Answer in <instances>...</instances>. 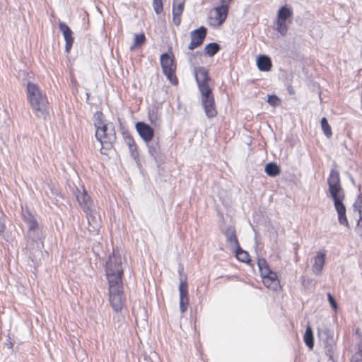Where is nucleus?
<instances>
[{"label": "nucleus", "mask_w": 362, "mask_h": 362, "mask_svg": "<svg viewBox=\"0 0 362 362\" xmlns=\"http://www.w3.org/2000/svg\"><path fill=\"white\" fill-rule=\"evenodd\" d=\"M195 79L201 93V100L207 117L213 118L216 116L217 111L215 107L212 88L209 82L211 78L208 71L204 66H198L194 69Z\"/></svg>", "instance_id": "obj_1"}, {"label": "nucleus", "mask_w": 362, "mask_h": 362, "mask_svg": "<svg viewBox=\"0 0 362 362\" xmlns=\"http://www.w3.org/2000/svg\"><path fill=\"white\" fill-rule=\"evenodd\" d=\"M329 192L334 201V208L338 214L339 222L341 225L349 227V222L346 215V207L342 201L345 194L340 184V176L338 170L332 169L327 179Z\"/></svg>", "instance_id": "obj_2"}, {"label": "nucleus", "mask_w": 362, "mask_h": 362, "mask_svg": "<svg viewBox=\"0 0 362 362\" xmlns=\"http://www.w3.org/2000/svg\"><path fill=\"white\" fill-rule=\"evenodd\" d=\"M26 97L35 115L38 118L46 119L49 115V103L46 94L38 85L30 81L28 82Z\"/></svg>", "instance_id": "obj_3"}, {"label": "nucleus", "mask_w": 362, "mask_h": 362, "mask_svg": "<svg viewBox=\"0 0 362 362\" xmlns=\"http://www.w3.org/2000/svg\"><path fill=\"white\" fill-rule=\"evenodd\" d=\"M123 258L119 252L113 251L106 262V277L108 284H122Z\"/></svg>", "instance_id": "obj_4"}, {"label": "nucleus", "mask_w": 362, "mask_h": 362, "mask_svg": "<svg viewBox=\"0 0 362 362\" xmlns=\"http://www.w3.org/2000/svg\"><path fill=\"white\" fill-rule=\"evenodd\" d=\"M74 193L81 209L87 216L88 223L90 224L92 223L95 224V226H98L100 216L96 212L94 208L93 202L86 189L83 187L81 189L76 188Z\"/></svg>", "instance_id": "obj_5"}, {"label": "nucleus", "mask_w": 362, "mask_h": 362, "mask_svg": "<svg viewBox=\"0 0 362 362\" xmlns=\"http://www.w3.org/2000/svg\"><path fill=\"white\" fill-rule=\"evenodd\" d=\"M95 137L101 145L100 152L107 155L108 151L112 147V144L116 141V133L112 123H107L105 127L95 130Z\"/></svg>", "instance_id": "obj_6"}, {"label": "nucleus", "mask_w": 362, "mask_h": 362, "mask_svg": "<svg viewBox=\"0 0 362 362\" xmlns=\"http://www.w3.org/2000/svg\"><path fill=\"white\" fill-rule=\"evenodd\" d=\"M109 298L115 311L119 312L122 309L124 301L122 284H109Z\"/></svg>", "instance_id": "obj_7"}, {"label": "nucleus", "mask_w": 362, "mask_h": 362, "mask_svg": "<svg viewBox=\"0 0 362 362\" xmlns=\"http://www.w3.org/2000/svg\"><path fill=\"white\" fill-rule=\"evenodd\" d=\"M207 33V29L201 26L190 33L191 42L188 46L189 50H193L201 46L205 39Z\"/></svg>", "instance_id": "obj_8"}, {"label": "nucleus", "mask_w": 362, "mask_h": 362, "mask_svg": "<svg viewBox=\"0 0 362 362\" xmlns=\"http://www.w3.org/2000/svg\"><path fill=\"white\" fill-rule=\"evenodd\" d=\"M135 127L145 143L150 142L153 139L154 130L150 125L143 122H139L136 124Z\"/></svg>", "instance_id": "obj_9"}, {"label": "nucleus", "mask_w": 362, "mask_h": 362, "mask_svg": "<svg viewBox=\"0 0 362 362\" xmlns=\"http://www.w3.org/2000/svg\"><path fill=\"white\" fill-rule=\"evenodd\" d=\"M180 310L182 313L187 310L189 305L188 286L185 281H181L179 285Z\"/></svg>", "instance_id": "obj_10"}, {"label": "nucleus", "mask_w": 362, "mask_h": 362, "mask_svg": "<svg viewBox=\"0 0 362 362\" xmlns=\"http://www.w3.org/2000/svg\"><path fill=\"white\" fill-rule=\"evenodd\" d=\"M228 11V7L227 5H222L216 8L214 11V16L211 17V21H213L211 24L214 26L221 25L226 20Z\"/></svg>", "instance_id": "obj_11"}, {"label": "nucleus", "mask_w": 362, "mask_h": 362, "mask_svg": "<svg viewBox=\"0 0 362 362\" xmlns=\"http://www.w3.org/2000/svg\"><path fill=\"white\" fill-rule=\"evenodd\" d=\"M60 31L63 33L65 40V51L69 52L74 43L73 33L70 28L64 22L59 24Z\"/></svg>", "instance_id": "obj_12"}, {"label": "nucleus", "mask_w": 362, "mask_h": 362, "mask_svg": "<svg viewBox=\"0 0 362 362\" xmlns=\"http://www.w3.org/2000/svg\"><path fill=\"white\" fill-rule=\"evenodd\" d=\"M263 283L269 288L276 291L279 286V281L275 272L270 271L267 275H262Z\"/></svg>", "instance_id": "obj_13"}, {"label": "nucleus", "mask_w": 362, "mask_h": 362, "mask_svg": "<svg viewBox=\"0 0 362 362\" xmlns=\"http://www.w3.org/2000/svg\"><path fill=\"white\" fill-rule=\"evenodd\" d=\"M124 139L126 144L129 147L131 156L133 157L137 165H139L140 163L139 159V152L137 151V147L133 137L130 135L127 134L124 135Z\"/></svg>", "instance_id": "obj_14"}, {"label": "nucleus", "mask_w": 362, "mask_h": 362, "mask_svg": "<svg viewBox=\"0 0 362 362\" xmlns=\"http://www.w3.org/2000/svg\"><path fill=\"white\" fill-rule=\"evenodd\" d=\"M27 225L28 227V237L31 238L33 241H37L38 240H40L41 229L36 219Z\"/></svg>", "instance_id": "obj_15"}, {"label": "nucleus", "mask_w": 362, "mask_h": 362, "mask_svg": "<svg viewBox=\"0 0 362 362\" xmlns=\"http://www.w3.org/2000/svg\"><path fill=\"white\" fill-rule=\"evenodd\" d=\"M325 263V253L318 252L315 257V262L312 267L313 272L318 275L321 273Z\"/></svg>", "instance_id": "obj_16"}, {"label": "nucleus", "mask_w": 362, "mask_h": 362, "mask_svg": "<svg viewBox=\"0 0 362 362\" xmlns=\"http://www.w3.org/2000/svg\"><path fill=\"white\" fill-rule=\"evenodd\" d=\"M226 238V242L232 247H235L239 245L238 238L236 236V231L234 227L228 226L223 232Z\"/></svg>", "instance_id": "obj_17"}, {"label": "nucleus", "mask_w": 362, "mask_h": 362, "mask_svg": "<svg viewBox=\"0 0 362 362\" xmlns=\"http://www.w3.org/2000/svg\"><path fill=\"white\" fill-rule=\"evenodd\" d=\"M257 66L262 71H268L272 66L271 59L267 55H261L257 59Z\"/></svg>", "instance_id": "obj_18"}, {"label": "nucleus", "mask_w": 362, "mask_h": 362, "mask_svg": "<svg viewBox=\"0 0 362 362\" xmlns=\"http://www.w3.org/2000/svg\"><path fill=\"white\" fill-rule=\"evenodd\" d=\"M148 147V153L156 160L160 153V144L158 140L152 139L151 141L146 143Z\"/></svg>", "instance_id": "obj_19"}, {"label": "nucleus", "mask_w": 362, "mask_h": 362, "mask_svg": "<svg viewBox=\"0 0 362 362\" xmlns=\"http://www.w3.org/2000/svg\"><path fill=\"white\" fill-rule=\"evenodd\" d=\"M160 65L163 71L175 68V66L173 64V59L167 53L161 54Z\"/></svg>", "instance_id": "obj_20"}, {"label": "nucleus", "mask_w": 362, "mask_h": 362, "mask_svg": "<svg viewBox=\"0 0 362 362\" xmlns=\"http://www.w3.org/2000/svg\"><path fill=\"white\" fill-rule=\"evenodd\" d=\"M322 334L326 336V339L323 341L325 350L327 353H329V354H331L334 352V340L332 337L329 336L327 332H324ZM321 336L322 333H320V337Z\"/></svg>", "instance_id": "obj_21"}, {"label": "nucleus", "mask_w": 362, "mask_h": 362, "mask_svg": "<svg viewBox=\"0 0 362 362\" xmlns=\"http://www.w3.org/2000/svg\"><path fill=\"white\" fill-rule=\"evenodd\" d=\"M292 9L287 6H281L278 11L277 18L286 21L289 18H292Z\"/></svg>", "instance_id": "obj_22"}, {"label": "nucleus", "mask_w": 362, "mask_h": 362, "mask_svg": "<svg viewBox=\"0 0 362 362\" xmlns=\"http://www.w3.org/2000/svg\"><path fill=\"white\" fill-rule=\"evenodd\" d=\"M265 173L271 177H275L280 174L279 166L275 163H269L265 165Z\"/></svg>", "instance_id": "obj_23"}, {"label": "nucleus", "mask_w": 362, "mask_h": 362, "mask_svg": "<svg viewBox=\"0 0 362 362\" xmlns=\"http://www.w3.org/2000/svg\"><path fill=\"white\" fill-rule=\"evenodd\" d=\"M304 341L310 349H313L314 346L313 333L312 328L310 326H308L305 329L304 334Z\"/></svg>", "instance_id": "obj_24"}, {"label": "nucleus", "mask_w": 362, "mask_h": 362, "mask_svg": "<svg viewBox=\"0 0 362 362\" xmlns=\"http://www.w3.org/2000/svg\"><path fill=\"white\" fill-rule=\"evenodd\" d=\"M221 47L216 42H211L205 46L204 50L206 55L209 57L214 56L219 50Z\"/></svg>", "instance_id": "obj_25"}, {"label": "nucleus", "mask_w": 362, "mask_h": 362, "mask_svg": "<svg viewBox=\"0 0 362 362\" xmlns=\"http://www.w3.org/2000/svg\"><path fill=\"white\" fill-rule=\"evenodd\" d=\"M107 123L104 122V115L102 112L97 111L94 114V126L96 129H99L102 128V127H105Z\"/></svg>", "instance_id": "obj_26"}, {"label": "nucleus", "mask_w": 362, "mask_h": 362, "mask_svg": "<svg viewBox=\"0 0 362 362\" xmlns=\"http://www.w3.org/2000/svg\"><path fill=\"white\" fill-rule=\"evenodd\" d=\"M235 247V255L238 259L243 262H247L250 260L248 253L243 250L240 245H237Z\"/></svg>", "instance_id": "obj_27"}, {"label": "nucleus", "mask_w": 362, "mask_h": 362, "mask_svg": "<svg viewBox=\"0 0 362 362\" xmlns=\"http://www.w3.org/2000/svg\"><path fill=\"white\" fill-rule=\"evenodd\" d=\"M276 25L277 32L282 36H286L288 29L286 21L277 18Z\"/></svg>", "instance_id": "obj_28"}, {"label": "nucleus", "mask_w": 362, "mask_h": 362, "mask_svg": "<svg viewBox=\"0 0 362 362\" xmlns=\"http://www.w3.org/2000/svg\"><path fill=\"white\" fill-rule=\"evenodd\" d=\"M257 265L260 271L261 275H267L272 271L264 259H259L257 261Z\"/></svg>", "instance_id": "obj_29"}, {"label": "nucleus", "mask_w": 362, "mask_h": 362, "mask_svg": "<svg viewBox=\"0 0 362 362\" xmlns=\"http://www.w3.org/2000/svg\"><path fill=\"white\" fill-rule=\"evenodd\" d=\"M146 41V37L144 33L135 34L134 38V43L130 47L131 50H134L136 47L141 46Z\"/></svg>", "instance_id": "obj_30"}, {"label": "nucleus", "mask_w": 362, "mask_h": 362, "mask_svg": "<svg viewBox=\"0 0 362 362\" xmlns=\"http://www.w3.org/2000/svg\"><path fill=\"white\" fill-rule=\"evenodd\" d=\"M185 0H173V13H182Z\"/></svg>", "instance_id": "obj_31"}, {"label": "nucleus", "mask_w": 362, "mask_h": 362, "mask_svg": "<svg viewBox=\"0 0 362 362\" xmlns=\"http://www.w3.org/2000/svg\"><path fill=\"white\" fill-rule=\"evenodd\" d=\"M164 75L166 76V78L173 84L177 85L178 83V80L175 74V68L164 70L163 71Z\"/></svg>", "instance_id": "obj_32"}, {"label": "nucleus", "mask_w": 362, "mask_h": 362, "mask_svg": "<svg viewBox=\"0 0 362 362\" xmlns=\"http://www.w3.org/2000/svg\"><path fill=\"white\" fill-rule=\"evenodd\" d=\"M321 127L325 135L327 138H330L332 135V129L329 124H328L326 117H322L321 119Z\"/></svg>", "instance_id": "obj_33"}, {"label": "nucleus", "mask_w": 362, "mask_h": 362, "mask_svg": "<svg viewBox=\"0 0 362 362\" xmlns=\"http://www.w3.org/2000/svg\"><path fill=\"white\" fill-rule=\"evenodd\" d=\"M153 7L156 14H160L163 9L162 0H153Z\"/></svg>", "instance_id": "obj_34"}, {"label": "nucleus", "mask_w": 362, "mask_h": 362, "mask_svg": "<svg viewBox=\"0 0 362 362\" xmlns=\"http://www.w3.org/2000/svg\"><path fill=\"white\" fill-rule=\"evenodd\" d=\"M280 100L276 95H269L267 103L272 106H277L279 104Z\"/></svg>", "instance_id": "obj_35"}, {"label": "nucleus", "mask_w": 362, "mask_h": 362, "mask_svg": "<svg viewBox=\"0 0 362 362\" xmlns=\"http://www.w3.org/2000/svg\"><path fill=\"white\" fill-rule=\"evenodd\" d=\"M23 217L24 221L27 224H28L29 223H30V222L33 221L34 220H35L34 216L28 211H25L23 212Z\"/></svg>", "instance_id": "obj_36"}, {"label": "nucleus", "mask_w": 362, "mask_h": 362, "mask_svg": "<svg viewBox=\"0 0 362 362\" xmlns=\"http://www.w3.org/2000/svg\"><path fill=\"white\" fill-rule=\"evenodd\" d=\"M351 362H362V346L358 351L352 356Z\"/></svg>", "instance_id": "obj_37"}, {"label": "nucleus", "mask_w": 362, "mask_h": 362, "mask_svg": "<svg viewBox=\"0 0 362 362\" xmlns=\"http://www.w3.org/2000/svg\"><path fill=\"white\" fill-rule=\"evenodd\" d=\"M327 298H328V301H329L331 307L332 308V309L334 310H337L338 308V305H337V303L334 298L333 297V296H332L331 293H328Z\"/></svg>", "instance_id": "obj_38"}, {"label": "nucleus", "mask_w": 362, "mask_h": 362, "mask_svg": "<svg viewBox=\"0 0 362 362\" xmlns=\"http://www.w3.org/2000/svg\"><path fill=\"white\" fill-rule=\"evenodd\" d=\"M354 208L361 214L362 211V199L360 195L358 196L354 204Z\"/></svg>", "instance_id": "obj_39"}, {"label": "nucleus", "mask_w": 362, "mask_h": 362, "mask_svg": "<svg viewBox=\"0 0 362 362\" xmlns=\"http://www.w3.org/2000/svg\"><path fill=\"white\" fill-rule=\"evenodd\" d=\"M181 15L182 13L177 14L176 13H173V21L177 26L180 25L181 23Z\"/></svg>", "instance_id": "obj_40"}, {"label": "nucleus", "mask_w": 362, "mask_h": 362, "mask_svg": "<svg viewBox=\"0 0 362 362\" xmlns=\"http://www.w3.org/2000/svg\"><path fill=\"white\" fill-rule=\"evenodd\" d=\"M5 229L4 222V214L2 211L0 210V232H4Z\"/></svg>", "instance_id": "obj_41"}, {"label": "nucleus", "mask_w": 362, "mask_h": 362, "mask_svg": "<svg viewBox=\"0 0 362 362\" xmlns=\"http://www.w3.org/2000/svg\"><path fill=\"white\" fill-rule=\"evenodd\" d=\"M187 54L189 55V62L192 64L194 62L193 59L194 58V54H193V53H188Z\"/></svg>", "instance_id": "obj_42"}, {"label": "nucleus", "mask_w": 362, "mask_h": 362, "mask_svg": "<svg viewBox=\"0 0 362 362\" xmlns=\"http://www.w3.org/2000/svg\"><path fill=\"white\" fill-rule=\"evenodd\" d=\"M6 345H7L8 348H9V349L13 348V344L12 342H11V341L7 343Z\"/></svg>", "instance_id": "obj_43"}, {"label": "nucleus", "mask_w": 362, "mask_h": 362, "mask_svg": "<svg viewBox=\"0 0 362 362\" xmlns=\"http://www.w3.org/2000/svg\"><path fill=\"white\" fill-rule=\"evenodd\" d=\"M360 233V235L362 236V228L358 229V232Z\"/></svg>", "instance_id": "obj_44"}, {"label": "nucleus", "mask_w": 362, "mask_h": 362, "mask_svg": "<svg viewBox=\"0 0 362 362\" xmlns=\"http://www.w3.org/2000/svg\"><path fill=\"white\" fill-rule=\"evenodd\" d=\"M231 1V0H222V1H223V3H227V2H229V1Z\"/></svg>", "instance_id": "obj_45"}]
</instances>
